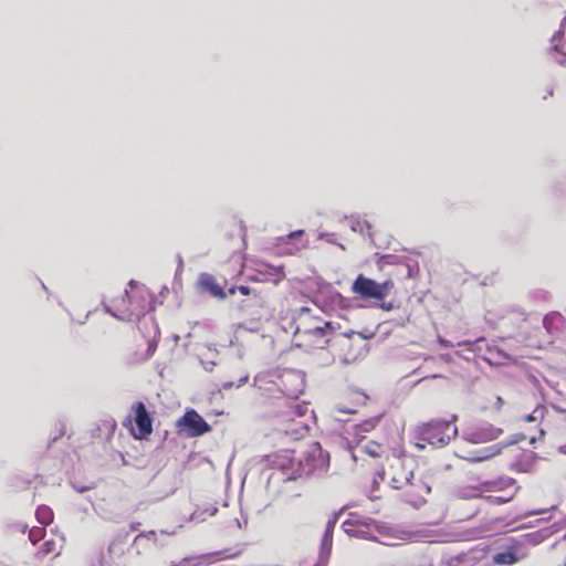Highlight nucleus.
Wrapping results in <instances>:
<instances>
[{
  "mask_svg": "<svg viewBox=\"0 0 566 566\" xmlns=\"http://www.w3.org/2000/svg\"><path fill=\"white\" fill-rule=\"evenodd\" d=\"M296 453L298 455L296 478L298 479L324 473L329 467V455L324 452L318 442L298 443Z\"/></svg>",
  "mask_w": 566,
  "mask_h": 566,
  "instance_id": "nucleus-1",
  "label": "nucleus"
},
{
  "mask_svg": "<svg viewBox=\"0 0 566 566\" xmlns=\"http://www.w3.org/2000/svg\"><path fill=\"white\" fill-rule=\"evenodd\" d=\"M388 467L382 470L381 478L392 489H401L407 482L413 478L416 461L412 455L392 454L388 458Z\"/></svg>",
  "mask_w": 566,
  "mask_h": 566,
  "instance_id": "nucleus-2",
  "label": "nucleus"
},
{
  "mask_svg": "<svg viewBox=\"0 0 566 566\" xmlns=\"http://www.w3.org/2000/svg\"><path fill=\"white\" fill-rule=\"evenodd\" d=\"M458 433L454 423L447 420H431L417 429V439L434 448L448 444Z\"/></svg>",
  "mask_w": 566,
  "mask_h": 566,
  "instance_id": "nucleus-3",
  "label": "nucleus"
},
{
  "mask_svg": "<svg viewBox=\"0 0 566 566\" xmlns=\"http://www.w3.org/2000/svg\"><path fill=\"white\" fill-rule=\"evenodd\" d=\"M132 291H125V297L128 305L125 310L117 307L118 313L114 315L123 318L125 316L129 321L138 319L151 310V295L147 289L137 285L134 281L129 282Z\"/></svg>",
  "mask_w": 566,
  "mask_h": 566,
  "instance_id": "nucleus-4",
  "label": "nucleus"
},
{
  "mask_svg": "<svg viewBox=\"0 0 566 566\" xmlns=\"http://www.w3.org/2000/svg\"><path fill=\"white\" fill-rule=\"evenodd\" d=\"M395 284L394 281L388 279L382 283L359 274L352 284V292L363 300H377L382 301L391 292Z\"/></svg>",
  "mask_w": 566,
  "mask_h": 566,
  "instance_id": "nucleus-5",
  "label": "nucleus"
},
{
  "mask_svg": "<svg viewBox=\"0 0 566 566\" xmlns=\"http://www.w3.org/2000/svg\"><path fill=\"white\" fill-rule=\"evenodd\" d=\"M297 447L294 449H285L265 454L260 459L266 469H277L287 475V480H296V464L298 462V455L296 453Z\"/></svg>",
  "mask_w": 566,
  "mask_h": 566,
  "instance_id": "nucleus-6",
  "label": "nucleus"
},
{
  "mask_svg": "<svg viewBox=\"0 0 566 566\" xmlns=\"http://www.w3.org/2000/svg\"><path fill=\"white\" fill-rule=\"evenodd\" d=\"M133 419L128 417L124 422L125 427L135 422L136 429L130 428V433L135 439L143 440L148 438L153 433V419L149 416L146 406L142 401H137L132 406Z\"/></svg>",
  "mask_w": 566,
  "mask_h": 566,
  "instance_id": "nucleus-7",
  "label": "nucleus"
},
{
  "mask_svg": "<svg viewBox=\"0 0 566 566\" xmlns=\"http://www.w3.org/2000/svg\"><path fill=\"white\" fill-rule=\"evenodd\" d=\"M401 491L400 499L413 507H419L426 502V497L431 492V486L422 476L411 478L405 486L398 489Z\"/></svg>",
  "mask_w": 566,
  "mask_h": 566,
  "instance_id": "nucleus-8",
  "label": "nucleus"
},
{
  "mask_svg": "<svg viewBox=\"0 0 566 566\" xmlns=\"http://www.w3.org/2000/svg\"><path fill=\"white\" fill-rule=\"evenodd\" d=\"M176 427L180 431H186L187 436L191 438L200 437L211 431V426L195 409H188L177 420Z\"/></svg>",
  "mask_w": 566,
  "mask_h": 566,
  "instance_id": "nucleus-9",
  "label": "nucleus"
},
{
  "mask_svg": "<svg viewBox=\"0 0 566 566\" xmlns=\"http://www.w3.org/2000/svg\"><path fill=\"white\" fill-rule=\"evenodd\" d=\"M333 530L334 524L329 522L322 538L319 553L305 556L300 566H327L333 546Z\"/></svg>",
  "mask_w": 566,
  "mask_h": 566,
  "instance_id": "nucleus-10",
  "label": "nucleus"
},
{
  "mask_svg": "<svg viewBox=\"0 0 566 566\" xmlns=\"http://www.w3.org/2000/svg\"><path fill=\"white\" fill-rule=\"evenodd\" d=\"M314 347L324 348L332 339L334 326L332 322H319L313 328L304 332Z\"/></svg>",
  "mask_w": 566,
  "mask_h": 566,
  "instance_id": "nucleus-11",
  "label": "nucleus"
},
{
  "mask_svg": "<svg viewBox=\"0 0 566 566\" xmlns=\"http://www.w3.org/2000/svg\"><path fill=\"white\" fill-rule=\"evenodd\" d=\"M526 557L521 544L514 543L505 548L503 552H499L492 556V563L494 565H514Z\"/></svg>",
  "mask_w": 566,
  "mask_h": 566,
  "instance_id": "nucleus-12",
  "label": "nucleus"
},
{
  "mask_svg": "<svg viewBox=\"0 0 566 566\" xmlns=\"http://www.w3.org/2000/svg\"><path fill=\"white\" fill-rule=\"evenodd\" d=\"M565 22L566 18L564 19L563 23L560 24L559 30L553 35L551 42L552 48L549 50V54L554 62H556L559 65L566 64V52L563 49L564 44L566 42L565 39Z\"/></svg>",
  "mask_w": 566,
  "mask_h": 566,
  "instance_id": "nucleus-13",
  "label": "nucleus"
},
{
  "mask_svg": "<svg viewBox=\"0 0 566 566\" xmlns=\"http://www.w3.org/2000/svg\"><path fill=\"white\" fill-rule=\"evenodd\" d=\"M198 286L201 291L208 292L211 296L224 300L227 297V293L217 282V279L209 274V273H202L199 275L198 279Z\"/></svg>",
  "mask_w": 566,
  "mask_h": 566,
  "instance_id": "nucleus-14",
  "label": "nucleus"
},
{
  "mask_svg": "<svg viewBox=\"0 0 566 566\" xmlns=\"http://www.w3.org/2000/svg\"><path fill=\"white\" fill-rule=\"evenodd\" d=\"M501 450L502 447L500 444H492L467 451L465 454H461L460 457L469 462H482L500 454Z\"/></svg>",
  "mask_w": 566,
  "mask_h": 566,
  "instance_id": "nucleus-15",
  "label": "nucleus"
},
{
  "mask_svg": "<svg viewBox=\"0 0 566 566\" xmlns=\"http://www.w3.org/2000/svg\"><path fill=\"white\" fill-rule=\"evenodd\" d=\"M304 231L297 230L280 238V245H287L285 253L295 254L306 247V241L303 239Z\"/></svg>",
  "mask_w": 566,
  "mask_h": 566,
  "instance_id": "nucleus-16",
  "label": "nucleus"
},
{
  "mask_svg": "<svg viewBox=\"0 0 566 566\" xmlns=\"http://www.w3.org/2000/svg\"><path fill=\"white\" fill-rule=\"evenodd\" d=\"M504 406L503 398L493 390H486L481 397L480 408L483 411L499 413Z\"/></svg>",
  "mask_w": 566,
  "mask_h": 566,
  "instance_id": "nucleus-17",
  "label": "nucleus"
},
{
  "mask_svg": "<svg viewBox=\"0 0 566 566\" xmlns=\"http://www.w3.org/2000/svg\"><path fill=\"white\" fill-rule=\"evenodd\" d=\"M501 430L488 427L480 428L467 434V440L472 443H484L496 439L501 434Z\"/></svg>",
  "mask_w": 566,
  "mask_h": 566,
  "instance_id": "nucleus-18",
  "label": "nucleus"
},
{
  "mask_svg": "<svg viewBox=\"0 0 566 566\" xmlns=\"http://www.w3.org/2000/svg\"><path fill=\"white\" fill-rule=\"evenodd\" d=\"M62 538L57 541L56 537L45 539L44 543L40 546L38 555L41 557H46L49 555H52V557L59 556L62 549Z\"/></svg>",
  "mask_w": 566,
  "mask_h": 566,
  "instance_id": "nucleus-19",
  "label": "nucleus"
},
{
  "mask_svg": "<svg viewBox=\"0 0 566 566\" xmlns=\"http://www.w3.org/2000/svg\"><path fill=\"white\" fill-rule=\"evenodd\" d=\"M482 489L486 492H500L514 485V480L511 478H499L491 481L482 482Z\"/></svg>",
  "mask_w": 566,
  "mask_h": 566,
  "instance_id": "nucleus-20",
  "label": "nucleus"
},
{
  "mask_svg": "<svg viewBox=\"0 0 566 566\" xmlns=\"http://www.w3.org/2000/svg\"><path fill=\"white\" fill-rule=\"evenodd\" d=\"M159 343V333H156L154 337L147 340V348L143 354H136L134 363L142 364L149 360L156 353Z\"/></svg>",
  "mask_w": 566,
  "mask_h": 566,
  "instance_id": "nucleus-21",
  "label": "nucleus"
},
{
  "mask_svg": "<svg viewBox=\"0 0 566 566\" xmlns=\"http://www.w3.org/2000/svg\"><path fill=\"white\" fill-rule=\"evenodd\" d=\"M359 451L363 453V454H366L370 458H374V459H377V458H381L382 454L385 453V449L384 447L376 442V441H367L366 443H364Z\"/></svg>",
  "mask_w": 566,
  "mask_h": 566,
  "instance_id": "nucleus-22",
  "label": "nucleus"
},
{
  "mask_svg": "<svg viewBox=\"0 0 566 566\" xmlns=\"http://www.w3.org/2000/svg\"><path fill=\"white\" fill-rule=\"evenodd\" d=\"M237 292H240L242 295H245V296H252L253 300L259 304V305H262L263 304V298L262 296L260 295L259 292H256L255 290L253 289H250L245 285H239V286H232L228 290V293H227V296L228 295H234Z\"/></svg>",
  "mask_w": 566,
  "mask_h": 566,
  "instance_id": "nucleus-23",
  "label": "nucleus"
},
{
  "mask_svg": "<svg viewBox=\"0 0 566 566\" xmlns=\"http://www.w3.org/2000/svg\"><path fill=\"white\" fill-rule=\"evenodd\" d=\"M36 520L42 526L50 525L54 520V514L51 507L41 505L35 511Z\"/></svg>",
  "mask_w": 566,
  "mask_h": 566,
  "instance_id": "nucleus-24",
  "label": "nucleus"
},
{
  "mask_svg": "<svg viewBox=\"0 0 566 566\" xmlns=\"http://www.w3.org/2000/svg\"><path fill=\"white\" fill-rule=\"evenodd\" d=\"M46 535V530L44 526H34L29 532L30 542L35 545L40 541L44 539Z\"/></svg>",
  "mask_w": 566,
  "mask_h": 566,
  "instance_id": "nucleus-25",
  "label": "nucleus"
},
{
  "mask_svg": "<svg viewBox=\"0 0 566 566\" xmlns=\"http://www.w3.org/2000/svg\"><path fill=\"white\" fill-rule=\"evenodd\" d=\"M559 316H560L559 314H551V315H546L544 317L543 324L548 332H551V324H552L553 319L556 317H559Z\"/></svg>",
  "mask_w": 566,
  "mask_h": 566,
  "instance_id": "nucleus-26",
  "label": "nucleus"
},
{
  "mask_svg": "<svg viewBox=\"0 0 566 566\" xmlns=\"http://www.w3.org/2000/svg\"><path fill=\"white\" fill-rule=\"evenodd\" d=\"M512 495L509 496H491L490 501L494 504H504L511 500Z\"/></svg>",
  "mask_w": 566,
  "mask_h": 566,
  "instance_id": "nucleus-27",
  "label": "nucleus"
},
{
  "mask_svg": "<svg viewBox=\"0 0 566 566\" xmlns=\"http://www.w3.org/2000/svg\"><path fill=\"white\" fill-rule=\"evenodd\" d=\"M375 427L374 420L364 421L363 423L358 424V428L361 431H370Z\"/></svg>",
  "mask_w": 566,
  "mask_h": 566,
  "instance_id": "nucleus-28",
  "label": "nucleus"
},
{
  "mask_svg": "<svg viewBox=\"0 0 566 566\" xmlns=\"http://www.w3.org/2000/svg\"><path fill=\"white\" fill-rule=\"evenodd\" d=\"M352 334H356V333H355V332H353V331H350V333L345 334V336H349V335H352ZM357 334H358L361 338H364V339H370V338H373V337H374V333H373V332H370V333H368V334H363V333H357Z\"/></svg>",
  "mask_w": 566,
  "mask_h": 566,
  "instance_id": "nucleus-29",
  "label": "nucleus"
},
{
  "mask_svg": "<svg viewBox=\"0 0 566 566\" xmlns=\"http://www.w3.org/2000/svg\"><path fill=\"white\" fill-rule=\"evenodd\" d=\"M292 413H295L300 417L303 416V407L300 405L293 407Z\"/></svg>",
  "mask_w": 566,
  "mask_h": 566,
  "instance_id": "nucleus-30",
  "label": "nucleus"
},
{
  "mask_svg": "<svg viewBox=\"0 0 566 566\" xmlns=\"http://www.w3.org/2000/svg\"><path fill=\"white\" fill-rule=\"evenodd\" d=\"M534 413H535V412H533V413H530V415L525 416V417H524V421H525V422H534V421H536V417H535V415H534Z\"/></svg>",
  "mask_w": 566,
  "mask_h": 566,
  "instance_id": "nucleus-31",
  "label": "nucleus"
},
{
  "mask_svg": "<svg viewBox=\"0 0 566 566\" xmlns=\"http://www.w3.org/2000/svg\"><path fill=\"white\" fill-rule=\"evenodd\" d=\"M264 377L259 376L255 378V384L259 386L260 389L263 388Z\"/></svg>",
  "mask_w": 566,
  "mask_h": 566,
  "instance_id": "nucleus-32",
  "label": "nucleus"
},
{
  "mask_svg": "<svg viewBox=\"0 0 566 566\" xmlns=\"http://www.w3.org/2000/svg\"><path fill=\"white\" fill-rule=\"evenodd\" d=\"M352 525H353V524H352V522H350V521H346V522L344 523V527H345V531H346L347 533H350V532H352V530L349 528V526H352Z\"/></svg>",
  "mask_w": 566,
  "mask_h": 566,
  "instance_id": "nucleus-33",
  "label": "nucleus"
},
{
  "mask_svg": "<svg viewBox=\"0 0 566 566\" xmlns=\"http://www.w3.org/2000/svg\"><path fill=\"white\" fill-rule=\"evenodd\" d=\"M381 308H384L385 311H390V310H392V304L391 303H384L381 305Z\"/></svg>",
  "mask_w": 566,
  "mask_h": 566,
  "instance_id": "nucleus-34",
  "label": "nucleus"
},
{
  "mask_svg": "<svg viewBox=\"0 0 566 566\" xmlns=\"http://www.w3.org/2000/svg\"><path fill=\"white\" fill-rule=\"evenodd\" d=\"M558 452L562 454H566V443L562 444L557 448Z\"/></svg>",
  "mask_w": 566,
  "mask_h": 566,
  "instance_id": "nucleus-35",
  "label": "nucleus"
},
{
  "mask_svg": "<svg viewBox=\"0 0 566 566\" xmlns=\"http://www.w3.org/2000/svg\"><path fill=\"white\" fill-rule=\"evenodd\" d=\"M284 277V272L282 269H277V281H281Z\"/></svg>",
  "mask_w": 566,
  "mask_h": 566,
  "instance_id": "nucleus-36",
  "label": "nucleus"
},
{
  "mask_svg": "<svg viewBox=\"0 0 566 566\" xmlns=\"http://www.w3.org/2000/svg\"><path fill=\"white\" fill-rule=\"evenodd\" d=\"M525 457H526L528 460H533L535 455H534V452H532V451H527V452H525Z\"/></svg>",
  "mask_w": 566,
  "mask_h": 566,
  "instance_id": "nucleus-37",
  "label": "nucleus"
},
{
  "mask_svg": "<svg viewBox=\"0 0 566 566\" xmlns=\"http://www.w3.org/2000/svg\"><path fill=\"white\" fill-rule=\"evenodd\" d=\"M308 311H310V310H308V308H306V307H302V308H301V312H308Z\"/></svg>",
  "mask_w": 566,
  "mask_h": 566,
  "instance_id": "nucleus-38",
  "label": "nucleus"
},
{
  "mask_svg": "<svg viewBox=\"0 0 566 566\" xmlns=\"http://www.w3.org/2000/svg\"><path fill=\"white\" fill-rule=\"evenodd\" d=\"M389 256H382L384 263H387V260Z\"/></svg>",
  "mask_w": 566,
  "mask_h": 566,
  "instance_id": "nucleus-39",
  "label": "nucleus"
},
{
  "mask_svg": "<svg viewBox=\"0 0 566 566\" xmlns=\"http://www.w3.org/2000/svg\"><path fill=\"white\" fill-rule=\"evenodd\" d=\"M389 256H382L384 263H387V260Z\"/></svg>",
  "mask_w": 566,
  "mask_h": 566,
  "instance_id": "nucleus-40",
  "label": "nucleus"
},
{
  "mask_svg": "<svg viewBox=\"0 0 566 566\" xmlns=\"http://www.w3.org/2000/svg\"><path fill=\"white\" fill-rule=\"evenodd\" d=\"M245 306H247V305H245L244 303H242V304H241V310H244V308H245Z\"/></svg>",
  "mask_w": 566,
  "mask_h": 566,
  "instance_id": "nucleus-41",
  "label": "nucleus"
},
{
  "mask_svg": "<svg viewBox=\"0 0 566 566\" xmlns=\"http://www.w3.org/2000/svg\"><path fill=\"white\" fill-rule=\"evenodd\" d=\"M564 566H566V562L564 563Z\"/></svg>",
  "mask_w": 566,
  "mask_h": 566,
  "instance_id": "nucleus-42",
  "label": "nucleus"
}]
</instances>
